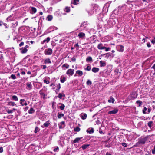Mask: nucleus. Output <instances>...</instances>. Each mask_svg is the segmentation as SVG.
<instances>
[{"instance_id": "57", "label": "nucleus", "mask_w": 155, "mask_h": 155, "mask_svg": "<svg viewBox=\"0 0 155 155\" xmlns=\"http://www.w3.org/2000/svg\"><path fill=\"white\" fill-rule=\"evenodd\" d=\"M106 155H112L109 152H107L106 154Z\"/></svg>"}, {"instance_id": "38", "label": "nucleus", "mask_w": 155, "mask_h": 155, "mask_svg": "<svg viewBox=\"0 0 155 155\" xmlns=\"http://www.w3.org/2000/svg\"><path fill=\"white\" fill-rule=\"evenodd\" d=\"M80 128L78 127H76L74 128V130L76 132H79L80 130Z\"/></svg>"}, {"instance_id": "56", "label": "nucleus", "mask_w": 155, "mask_h": 155, "mask_svg": "<svg viewBox=\"0 0 155 155\" xmlns=\"http://www.w3.org/2000/svg\"><path fill=\"white\" fill-rule=\"evenodd\" d=\"M71 60L73 61H75L76 59L74 57H73L71 58Z\"/></svg>"}, {"instance_id": "5", "label": "nucleus", "mask_w": 155, "mask_h": 155, "mask_svg": "<svg viewBox=\"0 0 155 155\" xmlns=\"http://www.w3.org/2000/svg\"><path fill=\"white\" fill-rule=\"evenodd\" d=\"M97 48L100 50L104 49L105 48V47L103 46V45L102 43L99 44L97 46Z\"/></svg>"}, {"instance_id": "30", "label": "nucleus", "mask_w": 155, "mask_h": 155, "mask_svg": "<svg viewBox=\"0 0 155 155\" xmlns=\"http://www.w3.org/2000/svg\"><path fill=\"white\" fill-rule=\"evenodd\" d=\"M153 124V122L152 121H150L148 123V126L150 128L151 127Z\"/></svg>"}, {"instance_id": "54", "label": "nucleus", "mask_w": 155, "mask_h": 155, "mask_svg": "<svg viewBox=\"0 0 155 155\" xmlns=\"http://www.w3.org/2000/svg\"><path fill=\"white\" fill-rule=\"evenodd\" d=\"M24 42H21V43L19 44V46L20 47H21L22 46L24 45Z\"/></svg>"}, {"instance_id": "62", "label": "nucleus", "mask_w": 155, "mask_h": 155, "mask_svg": "<svg viewBox=\"0 0 155 155\" xmlns=\"http://www.w3.org/2000/svg\"><path fill=\"white\" fill-rule=\"evenodd\" d=\"M104 55H106L107 56H108V57H109V53H106V54H104Z\"/></svg>"}, {"instance_id": "13", "label": "nucleus", "mask_w": 155, "mask_h": 155, "mask_svg": "<svg viewBox=\"0 0 155 155\" xmlns=\"http://www.w3.org/2000/svg\"><path fill=\"white\" fill-rule=\"evenodd\" d=\"M59 127L60 129L64 127L65 126L64 123L63 121L61 122L58 124Z\"/></svg>"}, {"instance_id": "29", "label": "nucleus", "mask_w": 155, "mask_h": 155, "mask_svg": "<svg viewBox=\"0 0 155 155\" xmlns=\"http://www.w3.org/2000/svg\"><path fill=\"white\" fill-rule=\"evenodd\" d=\"M61 88V86L60 85V83H59L57 85V89L56 90V92H58L59 91V90Z\"/></svg>"}, {"instance_id": "61", "label": "nucleus", "mask_w": 155, "mask_h": 155, "mask_svg": "<svg viewBox=\"0 0 155 155\" xmlns=\"http://www.w3.org/2000/svg\"><path fill=\"white\" fill-rule=\"evenodd\" d=\"M151 68H153L155 70V64H154L153 65L152 67Z\"/></svg>"}, {"instance_id": "44", "label": "nucleus", "mask_w": 155, "mask_h": 155, "mask_svg": "<svg viewBox=\"0 0 155 155\" xmlns=\"http://www.w3.org/2000/svg\"><path fill=\"white\" fill-rule=\"evenodd\" d=\"M147 108L146 107H145L143 109V113L144 114H146V111H147Z\"/></svg>"}, {"instance_id": "50", "label": "nucleus", "mask_w": 155, "mask_h": 155, "mask_svg": "<svg viewBox=\"0 0 155 155\" xmlns=\"http://www.w3.org/2000/svg\"><path fill=\"white\" fill-rule=\"evenodd\" d=\"M59 150V148L58 147H57L56 148H54V152L58 151Z\"/></svg>"}, {"instance_id": "3", "label": "nucleus", "mask_w": 155, "mask_h": 155, "mask_svg": "<svg viewBox=\"0 0 155 155\" xmlns=\"http://www.w3.org/2000/svg\"><path fill=\"white\" fill-rule=\"evenodd\" d=\"M118 111V110L117 108H115L113 110L110 111L108 112V114H115L117 113Z\"/></svg>"}, {"instance_id": "53", "label": "nucleus", "mask_w": 155, "mask_h": 155, "mask_svg": "<svg viewBox=\"0 0 155 155\" xmlns=\"http://www.w3.org/2000/svg\"><path fill=\"white\" fill-rule=\"evenodd\" d=\"M147 45L148 48H150L151 47V45L149 42L147 43Z\"/></svg>"}, {"instance_id": "55", "label": "nucleus", "mask_w": 155, "mask_h": 155, "mask_svg": "<svg viewBox=\"0 0 155 155\" xmlns=\"http://www.w3.org/2000/svg\"><path fill=\"white\" fill-rule=\"evenodd\" d=\"M99 133L101 134H104V133L103 132L102 130H99Z\"/></svg>"}, {"instance_id": "18", "label": "nucleus", "mask_w": 155, "mask_h": 155, "mask_svg": "<svg viewBox=\"0 0 155 155\" xmlns=\"http://www.w3.org/2000/svg\"><path fill=\"white\" fill-rule=\"evenodd\" d=\"M118 48H119V51L121 52L123 51L124 50V47L122 45H119L118 46Z\"/></svg>"}, {"instance_id": "58", "label": "nucleus", "mask_w": 155, "mask_h": 155, "mask_svg": "<svg viewBox=\"0 0 155 155\" xmlns=\"http://www.w3.org/2000/svg\"><path fill=\"white\" fill-rule=\"evenodd\" d=\"M3 151V149L2 147H0V153H2Z\"/></svg>"}, {"instance_id": "46", "label": "nucleus", "mask_w": 155, "mask_h": 155, "mask_svg": "<svg viewBox=\"0 0 155 155\" xmlns=\"http://www.w3.org/2000/svg\"><path fill=\"white\" fill-rule=\"evenodd\" d=\"M11 78L13 79H15L16 78V77L14 74H12L11 75Z\"/></svg>"}, {"instance_id": "34", "label": "nucleus", "mask_w": 155, "mask_h": 155, "mask_svg": "<svg viewBox=\"0 0 155 155\" xmlns=\"http://www.w3.org/2000/svg\"><path fill=\"white\" fill-rule=\"evenodd\" d=\"M79 0H74L73 4L74 5H77L79 3Z\"/></svg>"}, {"instance_id": "16", "label": "nucleus", "mask_w": 155, "mask_h": 155, "mask_svg": "<svg viewBox=\"0 0 155 155\" xmlns=\"http://www.w3.org/2000/svg\"><path fill=\"white\" fill-rule=\"evenodd\" d=\"M58 97L60 99H64L65 97V95L63 93H59L58 94Z\"/></svg>"}, {"instance_id": "12", "label": "nucleus", "mask_w": 155, "mask_h": 155, "mask_svg": "<svg viewBox=\"0 0 155 155\" xmlns=\"http://www.w3.org/2000/svg\"><path fill=\"white\" fill-rule=\"evenodd\" d=\"M21 52L22 53H26L27 51V49L26 48H20Z\"/></svg>"}, {"instance_id": "8", "label": "nucleus", "mask_w": 155, "mask_h": 155, "mask_svg": "<svg viewBox=\"0 0 155 155\" xmlns=\"http://www.w3.org/2000/svg\"><path fill=\"white\" fill-rule=\"evenodd\" d=\"M80 117L82 119L84 120L86 118L87 115L86 113H83L81 114Z\"/></svg>"}, {"instance_id": "22", "label": "nucleus", "mask_w": 155, "mask_h": 155, "mask_svg": "<svg viewBox=\"0 0 155 155\" xmlns=\"http://www.w3.org/2000/svg\"><path fill=\"white\" fill-rule=\"evenodd\" d=\"M110 99L108 100V101L109 103H114V102L115 100L114 98L112 97H110Z\"/></svg>"}, {"instance_id": "52", "label": "nucleus", "mask_w": 155, "mask_h": 155, "mask_svg": "<svg viewBox=\"0 0 155 155\" xmlns=\"http://www.w3.org/2000/svg\"><path fill=\"white\" fill-rule=\"evenodd\" d=\"M64 11L66 12H68V7H66L65 9H64Z\"/></svg>"}, {"instance_id": "1", "label": "nucleus", "mask_w": 155, "mask_h": 155, "mask_svg": "<svg viewBox=\"0 0 155 155\" xmlns=\"http://www.w3.org/2000/svg\"><path fill=\"white\" fill-rule=\"evenodd\" d=\"M149 136H147L144 137H140L138 138V141L137 142L134 147H140L141 145H144L146 142L149 140Z\"/></svg>"}, {"instance_id": "4", "label": "nucleus", "mask_w": 155, "mask_h": 155, "mask_svg": "<svg viewBox=\"0 0 155 155\" xmlns=\"http://www.w3.org/2000/svg\"><path fill=\"white\" fill-rule=\"evenodd\" d=\"M78 36L80 38H84L85 37V34L83 32H81L78 34Z\"/></svg>"}, {"instance_id": "2", "label": "nucleus", "mask_w": 155, "mask_h": 155, "mask_svg": "<svg viewBox=\"0 0 155 155\" xmlns=\"http://www.w3.org/2000/svg\"><path fill=\"white\" fill-rule=\"evenodd\" d=\"M53 52L51 48H47L44 51V53L46 55H51Z\"/></svg>"}, {"instance_id": "19", "label": "nucleus", "mask_w": 155, "mask_h": 155, "mask_svg": "<svg viewBox=\"0 0 155 155\" xmlns=\"http://www.w3.org/2000/svg\"><path fill=\"white\" fill-rule=\"evenodd\" d=\"M50 38L49 37H48L46 39H44L41 42V44H43L45 42H48L50 40Z\"/></svg>"}, {"instance_id": "43", "label": "nucleus", "mask_w": 155, "mask_h": 155, "mask_svg": "<svg viewBox=\"0 0 155 155\" xmlns=\"http://www.w3.org/2000/svg\"><path fill=\"white\" fill-rule=\"evenodd\" d=\"M6 111L8 114H12L13 113V110H12L7 109Z\"/></svg>"}, {"instance_id": "37", "label": "nucleus", "mask_w": 155, "mask_h": 155, "mask_svg": "<svg viewBox=\"0 0 155 155\" xmlns=\"http://www.w3.org/2000/svg\"><path fill=\"white\" fill-rule=\"evenodd\" d=\"M8 105L14 106L15 105H16V104L15 102L11 101L8 102Z\"/></svg>"}, {"instance_id": "9", "label": "nucleus", "mask_w": 155, "mask_h": 155, "mask_svg": "<svg viewBox=\"0 0 155 155\" xmlns=\"http://www.w3.org/2000/svg\"><path fill=\"white\" fill-rule=\"evenodd\" d=\"M90 146V144H84L81 147H80V149L82 148L83 150H85L88 147Z\"/></svg>"}, {"instance_id": "26", "label": "nucleus", "mask_w": 155, "mask_h": 155, "mask_svg": "<svg viewBox=\"0 0 155 155\" xmlns=\"http://www.w3.org/2000/svg\"><path fill=\"white\" fill-rule=\"evenodd\" d=\"M46 18L47 20L48 21H51L52 20L53 17L51 15H48Z\"/></svg>"}, {"instance_id": "47", "label": "nucleus", "mask_w": 155, "mask_h": 155, "mask_svg": "<svg viewBox=\"0 0 155 155\" xmlns=\"http://www.w3.org/2000/svg\"><path fill=\"white\" fill-rule=\"evenodd\" d=\"M121 145L122 146H124L125 147H127V144L126 143H122Z\"/></svg>"}, {"instance_id": "51", "label": "nucleus", "mask_w": 155, "mask_h": 155, "mask_svg": "<svg viewBox=\"0 0 155 155\" xmlns=\"http://www.w3.org/2000/svg\"><path fill=\"white\" fill-rule=\"evenodd\" d=\"M46 66L45 65H41V68L43 69H45L46 68Z\"/></svg>"}, {"instance_id": "36", "label": "nucleus", "mask_w": 155, "mask_h": 155, "mask_svg": "<svg viewBox=\"0 0 155 155\" xmlns=\"http://www.w3.org/2000/svg\"><path fill=\"white\" fill-rule=\"evenodd\" d=\"M12 98L13 100L15 101H18V98L17 96L15 95H13L12 96Z\"/></svg>"}, {"instance_id": "20", "label": "nucleus", "mask_w": 155, "mask_h": 155, "mask_svg": "<svg viewBox=\"0 0 155 155\" xmlns=\"http://www.w3.org/2000/svg\"><path fill=\"white\" fill-rule=\"evenodd\" d=\"M26 85L28 87V89L29 90L31 89L32 88V86L31 82H28L26 83Z\"/></svg>"}, {"instance_id": "23", "label": "nucleus", "mask_w": 155, "mask_h": 155, "mask_svg": "<svg viewBox=\"0 0 155 155\" xmlns=\"http://www.w3.org/2000/svg\"><path fill=\"white\" fill-rule=\"evenodd\" d=\"M74 69H68V74H70L71 75H72L74 74Z\"/></svg>"}, {"instance_id": "27", "label": "nucleus", "mask_w": 155, "mask_h": 155, "mask_svg": "<svg viewBox=\"0 0 155 155\" xmlns=\"http://www.w3.org/2000/svg\"><path fill=\"white\" fill-rule=\"evenodd\" d=\"M35 110L33 108H31L30 109L28 110V112L29 114L33 113L35 112Z\"/></svg>"}, {"instance_id": "40", "label": "nucleus", "mask_w": 155, "mask_h": 155, "mask_svg": "<svg viewBox=\"0 0 155 155\" xmlns=\"http://www.w3.org/2000/svg\"><path fill=\"white\" fill-rule=\"evenodd\" d=\"M87 85H91L92 84V82L90 80H88L86 82Z\"/></svg>"}, {"instance_id": "17", "label": "nucleus", "mask_w": 155, "mask_h": 155, "mask_svg": "<svg viewBox=\"0 0 155 155\" xmlns=\"http://www.w3.org/2000/svg\"><path fill=\"white\" fill-rule=\"evenodd\" d=\"M25 100L24 99H21L20 100V103L21 104V105L23 106L24 105L26 106L28 104L26 102H25L24 103H23L22 102H24Z\"/></svg>"}, {"instance_id": "14", "label": "nucleus", "mask_w": 155, "mask_h": 155, "mask_svg": "<svg viewBox=\"0 0 155 155\" xmlns=\"http://www.w3.org/2000/svg\"><path fill=\"white\" fill-rule=\"evenodd\" d=\"M99 69L98 68L93 67L92 69V71L94 73H96L99 71Z\"/></svg>"}, {"instance_id": "45", "label": "nucleus", "mask_w": 155, "mask_h": 155, "mask_svg": "<svg viewBox=\"0 0 155 155\" xmlns=\"http://www.w3.org/2000/svg\"><path fill=\"white\" fill-rule=\"evenodd\" d=\"M39 131V129L38 128V127H36L35 128V130L34 131L35 133H37L38 131Z\"/></svg>"}, {"instance_id": "31", "label": "nucleus", "mask_w": 155, "mask_h": 155, "mask_svg": "<svg viewBox=\"0 0 155 155\" xmlns=\"http://www.w3.org/2000/svg\"><path fill=\"white\" fill-rule=\"evenodd\" d=\"M62 68L64 70H65L68 68V65L67 64H63L62 66Z\"/></svg>"}, {"instance_id": "25", "label": "nucleus", "mask_w": 155, "mask_h": 155, "mask_svg": "<svg viewBox=\"0 0 155 155\" xmlns=\"http://www.w3.org/2000/svg\"><path fill=\"white\" fill-rule=\"evenodd\" d=\"M92 58L91 57L89 56L87 58L86 61L87 62H90L92 61Z\"/></svg>"}, {"instance_id": "39", "label": "nucleus", "mask_w": 155, "mask_h": 155, "mask_svg": "<svg viewBox=\"0 0 155 155\" xmlns=\"http://www.w3.org/2000/svg\"><path fill=\"white\" fill-rule=\"evenodd\" d=\"M91 67L90 66L88 65L87 66L86 68L84 69L86 71H90L91 69Z\"/></svg>"}, {"instance_id": "42", "label": "nucleus", "mask_w": 155, "mask_h": 155, "mask_svg": "<svg viewBox=\"0 0 155 155\" xmlns=\"http://www.w3.org/2000/svg\"><path fill=\"white\" fill-rule=\"evenodd\" d=\"M63 116L64 114H59V113H58V118H60Z\"/></svg>"}, {"instance_id": "63", "label": "nucleus", "mask_w": 155, "mask_h": 155, "mask_svg": "<svg viewBox=\"0 0 155 155\" xmlns=\"http://www.w3.org/2000/svg\"><path fill=\"white\" fill-rule=\"evenodd\" d=\"M74 46H75L77 47H79V46L78 44V43L75 44L74 45Z\"/></svg>"}, {"instance_id": "11", "label": "nucleus", "mask_w": 155, "mask_h": 155, "mask_svg": "<svg viewBox=\"0 0 155 155\" xmlns=\"http://www.w3.org/2000/svg\"><path fill=\"white\" fill-rule=\"evenodd\" d=\"M67 77L64 76H61L60 78V81L61 83H64L67 79Z\"/></svg>"}, {"instance_id": "59", "label": "nucleus", "mask_w": 155, "mask_h": 155, "mask_svg": "<svg viewBox=\"0 0 155 155\" xmlns=\"http://www.w3.org/2000/svg\"><path fill=\"white\" fill-rule=\"evenodd\" d=\"M3 25L5 26V28H8V26H7V25L6 23H3Z\"/></svg>"}, {"instance_id": "28", "label": "nucleus", "mask_w": 155, "mask_h": 155, "mask_svg": "<svg viewBox=\"0 0 155 155\" xmlns=\"http://www.w3.org/2000/svg\"><path fill=\"white\" fill-rule=\"evenodd\" d=\"M82 138V137L79 138V137H77L73 141V143H78V142Z\"/></svg>"}, {"instance_id": "49", "label": "nucleus", "mask_w": 155, "mask_h": 155, "mask_svg": "<svg viewBox=\"0 0 155 155\" xmlns=\"http://www.w3.org/2000/svg\"><path fill=\"white\" fill-rule=\"evenodd\" d=\"M151 42L153 44L155 43V37H154V38L151 41Z\"/></svg>"}, {"instance_id": "60", "label": "nucleus", "mask_w": 155, "mask_h": 155, "mask_svg": "<svg viewBox=\"0 0 155 155\" xmlns=\"http://www.w3.org/2000/svg\"><path fill=\"white\" fill-rule=\"evenodd\" d=\"M152 152L153 154H155V150L153 149L152 151Z\"/></svg>"}, {"instance_id": "64", "label": "nucleus", "mask_w": 155, "mask_h": 155, "mask_svg": "<svg viewBox=\"0 0 155 155\" xmlns=\"http://www.w3.org/2000/svg\"><path fill=\"white\" fill-rule=\"evenodd\" d=\"M3 23L2 21H0V26H2V25H3Z\"/></svg>"}, {"instance_id": "6", "label": "nucleus", "mask_w": 155, "mask_h": 155, "mask_svg": "<svg viewBox=\"0 0 155 155\" xmlns=\"http://www.w3.org/2000/svg\"><path fill=\"white\" fill-rule=\"evenodd\" d=\"M44 63L45 64H51V61L49 58H48L44 60Z\"/></svg>"}, {"instance_id": "35", "label": "nucleus", "mask_w": 155, "mask_h": 155, "mask_svg": "<svg viewBox=\"0 0 155 155\" xmlns=\"http://www.w3.org/2000/svg\"><path fill=\"white\" fill-rule=\"evenodd\" d=\"M136 103L138 104V106H140L142 105V102L140 100H138L136 101Z\"/></svg>"}, {"instance_id": "15", "label": "nucleus", "mask_w": 155, "mask_h": 155, "mask_svg": "<svg viewBox=\"0 0 155 155\" xmlns=\"http://www.w3.org/2000/svg\"><path fill=\"white\" fill-rule=\"evenodd\" d=\"M101 67H105L106 65V62L104 61H100Z\"/></svg>"}, {"instance_id": "10", "label": "nucleus", "mask_w": 155, "mask_h": 155, "mask_svg": "<svg viewBox=\"0 0 155 155\" xmlns=\"http://www.w3.org/2000/svg\"><path fill=\"white\" fill-rule=\"evenodd\" d=\"M58 106L61 110H63L65 107V106L63 104L61 103L59 104Z\"/></svg>"}, {"instance_id": "33", "label": "nucleus", "mask_w": 155, "mask_h": 155, "mask_svg": "<svg viewBox=\"0 0 155 155\" xmlns=\"http://www.w3.org/2000/svg\"><path fill=\"white\" fill-rule=\"evenodd\" d=\"M43 81L44 83H45L47 84H48L49 83V81L48 80L47 78H45V79Z\"/></svg>"}, {"instance_id": "41", "label": "nucleus", "mask_w": 155, "mask_h": 155, "mask_svg": "<svg viewBox=\"0 0 155 155\" xmlns=\"http://www.w3.org/2000/svg\"><path fill=\"white\" fill-rule=\"evenodd\" d=\"M31 11L32 12H33L34 13H35L36 12L37 10L34 7H31Z\"/></svg>"}, {"instance_id": "7", "label": "nucleus", "mask_w": 155, "mask_h": 155, "mask_svg": "<svg viewBox=\"0 0 155 155\" xmlns=\"http://www.w3.org/2000/svg\"><path fill=\"white\" fill-rule=\"evenodd\" d=\"M137 97V95L135 92L132 93L131 95V99H134L136 98Z\"/></svg>"}, {"instance_id": "21", "label": "nucleus", "mask_w": 155, "mask_h": 155, "mask_svg": "<svg viewBox=\"0 0 155 155\" xmlns=\"http://www.w3.org/2000/svg\"><path fill=\"white\" fill-rule=\"evenodd\" d=\"M50 121L48 120L45 123H44L43 124V125L45 127H48L50 125Z\"/></svg>"}, {"instance_id": "24", "label": "nucleus", "mask_w": 155, "mask_h": 155, "mask_svg": "<svg viewBox=\"0 0 155 155\" xmlns=\"http://www.w3.org/2000/svg\"><path fill=\"white\" fill-rule=\"evenodd\" d=\"M77 74H78L79 76H81L82 75H83V72L80 70H78L76 71V72Z\"/></svg>"}, {"instance_id": "32", "label": "nucleus", "mask_w": 155, "mask_h": 155, "mask_svg": "<svg viewBox=\"0 0 155 155\" xmlns=\"http://www.w3.org/2000/svg\"><path fill=\"white\" fill-rule=\"evenodd\" d=\"M87 132L89 134L93 133L94 132V129L93 128H91L90 130H87Z\"/></svg>"}, {"instance_id": "48", "label": "nucleus", "mask_w": 155, "mask_h": 155, "mask_svg": "<svg viewBox=\"0 0 155 155\" xmlns=\"http://www.w3.org/2000/svg\"><path fill=\"white\" fill-rule=\"evenodd\" d=\"M110 49V48H109V47L106 48V47H105V48H104V49H105V51H109Z\"/></svg>"}]
</instances>
